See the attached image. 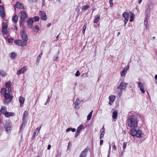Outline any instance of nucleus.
<instances>
[{
    "label": "nucleus",
    "mask_w": 157,
    "mask_h": 157,
    "mask_svg": "<svg viewBox=\"0 0 157 157\" xmlns=\"http://www.w3.org/2000/svg\"><path fill=\"white\" fill-rule=\"evenodd\" d=\"M138 121L136 117L131 115L128 118L127 124L128 126L130 128H135L137 126Z\"/></svg>",
    "instance_id": "f257e3e1"
},
{
    "label": "nucleus",
    "mask_w": 157,
    "mask_h": 157,
    "mask_svg": "<svg viewBox=\"0 0 157 157\" xmlns=\"http://www.w3.org/2000/svg\"><path fill=\"white\" fill-rule=\"evenodd\" d=\"M132 136H136L137 137L141 138L143 135L142 132L139 129L137 130L135 128L132 129L130 131Z\"/></svg>",
    "instance_id": "f03ea898"
},
{
    "label": "nucleus",
    "mask_w": 157,
    "mask_h": 157,
    "mask_svg": "<svg viewBox=\"0 0 157 157\" xmlns=\"http://www.w3.org/2000/svg\"><path fill=\"white\" fill-rule=\"evenodd\" d=\"M127 84L125 82H122L117 87V88L119 90L118 95L120 97L122 94V90L126 89Z\"/></svg>",
    "instance_id": "7ed1b4c3"
},
{
    "label": "nucleus",
    "mask_w": 157,
    "mask_h": 157,
    "mask_svg": "<svg viewBox=\"0 0 157 157\" xmlns=\"http://www.w3.org/2000/svg\"><path fill=\"white\" fill-rule=\"evenodd\" d=\"M7 27L8 25L6 23L3 22L2 23V32L5 39L8 38Z\"/></svg>",
    "instance_id": "20e7f679"
},
{
    "label": "nucleus",
    "mask_w": 157,
    "mask_h": 157,
    "mask_svg": "<svg viewBox=\"0 0 157 157\" xmlns=\"http://www.w3.org/2000/svg\"><path fill=\"white\" fill-rule=\"evenodd\" d=\"M5 131L7 133L10 132L12 128V125L9 121H7L4 125Z\"/></svg>",
    "instance_id": "39448f33"
},
{
    "label": "nucleus",
    "mask_w": 157,
    "mask_h": 157,
    "mask_svg": "<svg viewBox=\"0 0 157 157\" xmlns=\"http://www.w3.org/2000/svg\"><path fill=\"white\" fill-rule=\"evenodd\" d=\"M14 43L15 44L19 46H24L26 45V42L20 40H15L14 41Z\"/></svg>",
    "instance_id": "423d86ee"
},
{
    "label": "nucleus",
    "mask_w": 157,
    "mask_h": 157,
    "mask_svg": "<svg viewBox=\"0 0 157 157\" xmlns=\"http://www.w3.org/2000/svg\"><path fill=\"white\" fill-rule=\"evenodd\" d=\"M18 16L21 20H25L27 17L26 13L23 11L19 12L18 13Z\"/></svg>",
    "instance_id": "0eeeda50"
},
{
    "label": "nucleus",
    "mask_w": 157,
    "mask_h": 157,
    "mask_svg": "<svg viewBox=\"0 0 157 157\" xmlns=\"http://www.w3.org/2000/svg\"><path fill=\"white\" fill-rule=\"evenodd\" d=\"M21 37L22 39L23 40V41H25L26 42V41L28 40V38L27 36L24 31L23 30L21 32Z\"/></svg>",
    "instance_id": "6e6552de"
},
{
    "label": "nucleus",
    "mask_w": 157,
    "mask_h": 157,
    "mask_svg": "<svg viewBox=\"0 0 157 157\" xmlns=\"http://www.w3.org/2000/svg\"><path fill=\"white\" fill-rule=\"evenodd\" d=\"M39 15L42 20L45 21L47 19V16L45 12L43 11H39Z\"/></svg>",
    "instance_id": "1a4fd4ad"
},
{
    "label": "nucleus",
    "mask_w": 157,
    "mask_h": 157,
    "mask_svg": "<svg viewBox=\"0 0 157 157\" xmlns=\"http://www.w3.org/2000/svg\"><path fill=\"white\" fill-rule=\"evenodd\" d=\"M138 85L142 93L144 94L145 93V90H144V84L141 82H139L138 83Z\"/></svg>",
    "instance_id": "9d476101"
},
{
    "label": "nucleus",
    "mask_w": 157,
    "mask_h": 157,
    "mask_svg": "<svg viewBox=\"0 0 157 157\" xmlns=\"http://www.w3.org/2000/svg\"><path fill=\"white\" fill-rule=\"evenodd\" d=\"M0 15L2 18L4 17L5 16L4 8L1 5H0Z\"/></svg>",
    "instance_id": "9b49d317"
},
{
    "label": "nucleus",
    "mask_w": 157,
    "mask_h": 157,
    "mask_svg": "<svg viewBox=\"0 0 157 157\" xmlns=\"http://www.w3.org/2000/svg\"><path fill=\"white\" fill-rule=\"evenodd\" d=\"M83 127L82 124H80L78 128L77 131L75 133V137H77L80 133V130H81Z\"/></svg>",
    "instance_id": "f8f14e48"
},
{
    "label": "nucleus",
    "mask_w": 157,
    "mask_h": 157,
    "mask_svg": "<svg viewBox=\"0 0 157 157\" xmlns=\"http://www.w3.org/2000/svg\"><path fill=\"white\" fill-rule=\"evenodd\" d=\"M26 67L25 66L23 67L21 69L17 71V74L18 75H19L22 73H23L25 71H26Z\"/></svg>",
    "instance_id": "ddd939ff"
},
{
    "label": "nucleus",
    "mask_w": 157,
    "mask_h": 157,
    "mask_svg": "<svg viewBox=\"0 0 157 157\" xmlns=\"http://www.w3.org/2000/svg\"><path fill=\"white\" fill-rule=\"evenodd\" d=\"M33 20L32 18H29L27 21V23L28 27L30 28H31L33 26Z\"/></svg>",
    "instance_id": "4468645a"
},
{
    "label": "nucleus",
    "mask_w": 157,
    "mask_h": 157,
    "mask_svg": "<svg viewBox=\"0 0 157 157\" xmlns=\"http://www.w3.org/2000/svg\"><path fill=\"white\" fill-rule=\"evenodd\" d=\"M105 133V129L104 126H103L100 130V139H101L104 136Z\"/></svg>",
    "instance_id": "2eb2a0df"
},
{
    "label": "nucleus",
    "mask_w": 157,
    "mask_h": 157,
    "mask_svg": "<svg viewBox=\"0 0 157 157\" xmlns=\"http://www.w3.org/2000/svg\"><path fill=\"white\" fill-rule=\"evenodd\" d=\"M28 116V113L26 111H25L23 117L22 121L27 122V116Z\"/></svg>",
    "instance_id": "dca6fc26"
},
{
    "label": "nucleus",
    "mask_w": 157,
    "mask_h": 157,
    "mask_svg": "<svg viewBox=\"0 0 157 157\" xmlns=\"http://www.w3.org/2000/svg\"><path fill=\"white\" fill-rule=\"evenodd\" d=\"M129 68V67H125L124 69L122 70V71L121 72V76L123 77L126 74L127 72V71Z\"/></svg>",
    "instance_id": "f3484780"
},
{
    "label": "nucleus",
    "mask_w": 157,
    "mask_h": 157,
    "mask_svg": "<svg viewBox=\"0 0 157 157\" xmlns=\"http://www.w3.org/2000/svg\"><path fill=\"white\" fill-rule=\"evenodd\" d=\"M109 104L110 105H111L113 103V101L115 100V97L113 95H110L109 97Z\"/></svg>",
    "instance_id": "a211bd4d"
},
{
    "label": "nucleus",
    "mask_w": 157,
    "mask_h": 157,
    "mask_svg": "<svg viewBox=\"0 0 157 157\" xmlns=\"http://www.w3.org/2000/svg\"><path fill=\"white\" fill-rule=\"evenodd\" d=\"M153 6L154 4L151 1L148 2L146 6V8L149 10H150L153 7Z\"/></svg>",
    "instance_id": "6ab92c4d"
},
{
    "label": "nucleus",
    "mask_w": 157,
    "mask_h": 157,
    "mask_svg": "<svg viewBox=\"0 0 157 157\" xmlns=\"http://www.w3.org/2000/svg\"><path fill=\"white\" fill-rule=\"evenodd\" d=\"M15 7L19 9H22L23 8V6L21 3L17 2L15 5Z\"/></svg>",
    "instance_id": "aec40b11"
},
{
    "label": "nucleus",
    "mask_w": 157,
    "mask_h": 157,
    "mask_svg": "<svg viewBox=\"0 0 157 157\" xmlns=\"http://www.w3.org/2000/svg\"><path fill=\"white\" fill-rule=\"evenodd\" d=\"M87 148H85L84 150L81 153L79 157H85L87 152Z\"/></svg>",
    "instance_id": "412c9836"
},
{
    "label": "nucleus",
    "mask_w": 157,
    "mask_h": 157,
    "mask_svg": "<svg viewBox=\"0 0 157 157\" xmlns=\"http://www.w3.org/2000/svg\"><path fill=\"white\" fill-rule=\"evenodd\" d=\"M80 104V100L78 98L74 103V105H75L74 107L75 108V109L78 108V106Z\"/></svg>",
    "instance_id": "4be33fe9"
},
{
    "label": "nucleus",
    "mask_w": 157,
    "mask_h": 157,
    "mask_svg": "<svg viewBox=\"0 0 157 157\" xmlns=\"http://www.w3.org/2000/svg\"><path fill=\"white\" fill-rule=\"evenodd\" d=\"M1 113H2L3 114L5 115L6 114L7 112V109L6 107L4 106H2V108L0 110Z\"/></svg>",
    "instance_id": "5701e85b"
},
{
    "label": "nucleus",
    "mask_w": 157,
    "mask_h": 157,
    "mask_svg": "<svg viewBox=\"0 0 157 157\" xmlns=\"http://www.w3.org/2000/svg\"><path fill=\"white\" fill-rule=\"evenodd\" d=\"M4 97L6 99H9L10 98V100L11 101L13 99V97L10 96V94L9 93H7L5 94L4 95Z\"/></svg>",
    "instance_id": "b1692460"
},
{
    "label": "nucleus",
    "mask_w": 157,
    "mask_h": 157,
    "mask_svg": "<svg viewBox=\"0 0 157 157\" xmlns=\"http://www.w3.org/2000/svg\"><path fill=\"white\" fill-rule=\"evenodd\" d=\"M5 115L6 117H8L10 116H14L15 114L14 113L7 112L6 113V114H5Z\"/></svg>",
    "instance_id": "393cba45"
},
{
    "label": "nucleus",
    "mask_w": 157,
    "mask_h": 157,
    "mask_svg": "<svg viewBox=\"0 0 157 157\" xmlns=\"http://www.w3.org/2000/svg\"><path fill=\"white\" fill-rule=\"evenodd\" d=\"M100 18V16L99 15H96L95 17V18L94 20V22L95 23H97L99 21Z\"/></svg>",
    "instance_id": "a878e982"
},
{
    "label": "nucleus",
    "mask_w": 157,
    "mask_h": 157,
    "mask_svg": "<svg viewBox=\"0 0 157 157\" xmlns=\"http://www.w3.org/2000/svg\"><path fill=\"white\" fill-rule=\"evenodd\" d=\"M130 22H132L134 21L135 18V15L133 13H130Z\"/></svg>",
    "instance_id": "bb28decb"
},
{
    "label": "nucleus",
    "mask_w": 157,
    "mask_h": 157,
    "mask_svg": "<svg viewBox=\"0 0 157 157\" xmlns=\"http://www.w3.org/2000/svg\"><path fill=\"white\" fill-rule=\"evenodd\" d=\"M122 16L126 19L129 20L128 14L127 12H124L122 14Z\"/></svg>",
    "instance_id": "cd10ccee"
},
{
    "label": "nucleus",
    "mask_w": 157,
    "mask_h": 157,
    "mask_svg": "<svg viewBox=\"0 0 157 157\" xmlns=\"http://www.w3.org/2000/svg\"><path fill=\"white\" fill-rule=\"evenodd\" d=\"M41 127H38L36 128L34 132V134L37 135L40 132V130L41 129Z\"/></svg>",
    "instance_id": "c85d7f7f"
},
{
    "label": "nucleus",
    "mask_w": 157,
    "mask_h": 157,
    "mask_svg": "<svg viewBox=\"0 0 157 157\" xmlns=\"http://www.w3.org/2000/svg\"><path fill=\"white\" fill-rule=\"evenodd\" d=\"M17 55L16 53L14 52H12L10 54V57L12 59H14L17 56Z\"/></svg>",
    "instance_id": "c756f323"
},
{
    "label": "nucleus",
    "mask_w": 157,
    "mask_h": 157,
    "mask_svg": "<svg viewBox=\"0 0 157 157\" xmlns=\"http://www.w3.org/2000/svg\"><path fill=\"white\" fill-rule=\"evenodd\" d=\"M25 99L22 97H20L19 99V102L20 103L21 106V104H23L24 102Z\"/></svg>",
    "instance_id": "7c9ffc66"
},
{
    "label": "nucleus",
    "mask_w": 157,
    "mask_h": 157,
    "mask_svg": "<svg viewBox=\"0 0 157 157\" xmlns=\"http://www.w3.org/2000/svg\"><path fill=\"white\" fill-rule=\"evenodd\" d=\"M18 17L17 15H15L12 19V21L14 23H16L17 21H18Z\"/></svg>",
    "instance_id": "2f4dec72"
},
{
    "label": "nucleus",
    "mask_w": 157,
    "mask_h": 157,
    "mask_svg": "<svg viewBox=\"0 0 157 157\" xmlns=\"http://www.w3.org/2000/svg\"><path fill=\"white\" fill-rule=\"evenodd\" d=\"M39 29L40 28L38 25H36L33 28V30L35 32H38L39 30Z\"/></svg>",
    "instance_id": "473e14b6"
},
{
    "label": "nucleus",
    "mask_w": 157,
    "mask_h": 157,
    "mask_svg": "<svg viewBox=\"0 0 157 157\" xmlns=\"http://www.w3.org/2000/svg\"><path fill=\"white\" fill-rule=\"evenodd\" d=\"M93 110H92L89 114L87 116V121H89L91 118L92 117Z\"/></svg>",
    "instance_id": "72a5a7b5"
},
{
    "label": "nucleus",
    "mask_w": 157,
    "mask_h": 157,
    "mask_svg": "<svg viewBox=\"0 0 157 157\" xmlns=\"http://www.w3.org/2000/svg\"><path fill=\"white\" fill-rule=\"evenodd\" d=\"M6 91L7 90L6 88H2V89H1V93L2 95H4L6 93Z\"/></svg>",
    "instance_id": "f704fd0d"
},
{
    "label": "nucleus",
    "mask_w": 157,
    "mask_h": 157,
    "mask_svg": "<svg viewBox=\"0 0 157 157\" xmlns=\"http://www.w3.org/2000/svg\"><path fill=\"white\" fill-rule=\"evenodd\" d=\"M71 131L73 132H74L75 131L76 129L75 128H67L66 130L67 132H69Z\"/></svg>",
    "instance_id": "c9c22d12"
},
{
    "label": "nucleus",
    "mask_w": 157,
    "mask_h": 157,
    "mask_svg": "<svg viewBox=\"0 0 157 157\" xmlns=\"http://www.w3.org/2000/svg\"><path fill=\"white\" fill-rule=\"evenodd\" d=\"M117 111H114L113 112L112 117L113 119H115L117 118Z\"/></svg>",
    "instance_id": "e433bc0d"
},
{
    "label": "nucleus",
    "mask_w": 157,
    "mask_h": 157,
    "mask_svg": "<svg viewBox=\"0 0 157 157\" xmlns=\"http://www.w3.org/2000/svg\"><path fill=\"white\" fill-rule=\"evenodd\" d=\"M27 122L22 121V123L20 127V130H21L23 128H24Z\"/></svg>",
    "instance_id": "4c0bfd02"
},
{
    "label": "nucleus",
    "mask_w": 157,
    "mask_h": 157,
    "mask_svg": "<svg viewBox=\"0 0 157 157\" xmlns=\"http://www.w3.org/2000/svg\"><path fill=\"white\" fill-rule=\"evenodd\" d=\"M89 8V6L88 5H85L82 7V10L83 11H85L88 9Z\"/></svg>",
    "instance_id": "58836bf2"
},
{
    "label": "nucleus",
    "mask_w": 157,
    "mask_h": 157,
    "mask_svg": "<svg viewBox=\"0 0 157 157\" xmlns=\"http://www.w3.org/2000/svg\"><path fill=\"white\" fill-rule=\"evenodd\" d=\"M11 86V82H6L5 84V86L7 88H9Z\"/></svg>",
    "instance_id": "ea45409f"
},
{
    "label": "nucleus",
    "mask_w": 157,
    "mask_h": 157,
    "mask_svg": "<svg viewBox=\"0 0 157 157\" xmlns=\"http://www.w3.org/2000/svg\"><path fill=\"white\" fill-rule=\"evenodd\" d=\"M42 55V53H40L39 55L37 57V63H39V61H40Z\"/></svg>",
    "instance_id": "a19ab883"
},
{
    "label": "nucleus",
    "mask_w": 157,
    "mask_h": 157,
    "mask_svg": "<svg viewBox=\"0 0 157 157\" xmlns=\"http://www.w3.org/2000/svg\"><path fill=\"white\" fill-rule=\"evenodd\" d=\"M0 75L1 76H2L3 77L4 76H5L6 75V73H5V72L4 71H0Z\"/></svg>",
    "instance_id": "79ce46f5"
},
{
    "label": "nucleus",
    "mask_w": 157,
    "mask_h": 157,
    "mask_svg": "<svg viewBox=\"0 0 157 157\" xmlns=\"http://www.w3.org/2000/svg\"><path fill=\"white\" fill-rule=\"evenodd\" d=\"M86 25L85 24L83 27L82 32L83 33H85V30L86 29Z\"/></svg>",
    "instance_id": "37998d69"
},
{
    "label": "nucleus",
    "mask_w": 157,
    "mask_h": 157,
    "mask_svg": "<svg viewBox=\"0 0 157 157\" xmlns=\"http://www.w3.org/2000/svg\"><path fill=\"white\" fill-rule=\"evenodd\" d=\"M8 39L7 41L9 43L12 42H13V39L12 38H6V39Z\"/></svg>",
    "instance_id": "c03bdc74"
},
{
    "label": "nucleus",
    "mask_w": 157,
    "mask_h": 157,
    "mask_svg": "<svg viewBox=\"0 0 157 157\" xmlns=\"http://www.w3.org/2000/svg\"><path fill=\"white\" fill-rule=\"evenodd\" d=\"M59 54V52H58V54L53 57V60L54 61H56L58 58V55Z\"/></svg>",
    "instance_id": "a18cd8bd"
},
{
    "label": "nucleus",
    "mask_w": 157,
    "mask_h": 157,
    "mask_svg": "<svg viewBox=\"0 0 157 157\" xmlns=\"http://www.w3.org/2000/svg\"><path fill=\"white\" fill-rule=\"evenodd\" d=\"M144 25H145V26L146 28H147V27L148 22H147V20L146 19L144 21Z\"/></svg>",
    "instance_id": "49530a36"
},
{
    "label": "nucleus",
    "mask_w": 157,
    "mask_h": 157,
    "mask_svg": "<svg viewBox=\"0 0 157 157\" xmlns=\"http://www.w3.org/2000/svg\"><path fill=\"white\" fill-rule=\"evenodd\" d=\"M109 151H108V157H109V156L110 154L111 145H110V143H109Z\"/></svg>",
    "instance_id": "de8ad7c7"
},
{
    "label": "nucleus",
    "mask_w": 157,
    "mask_h": 157,
    "mask_svg": "<svg viewBox=\"0 0 157 157\" xmlns=\"http://www.w3.org/2000/svg\"><path fill=\"white\" fill-rule=\"evenodd\" d=\"M112 145H113V149L115 150L116 151L117 150V147L115 145L114 143V142H113L112 143Z\"/></svg>",
    "instance_id": "09e8293b"
},
{
    "label": "nucleus",
    "mask_w": 157,
    "mask_h": 157,
    "mask_svg": "<svg viewBox=\"0 0 157 157\" xmlns=\"http://www.w3.org/2000/svg\"><path fill=\"white\" fill-rule=\"evenodd\" d=\"M33 19L35 21H38L39 20V17L38 16H36L33 17Z\"/></svg>",
    "instance_id": "8fccbe9b"
},
{
    "label": "nucleus",
    "mask_w": 157,
    "mask_h": 157,
    "mask_svg": "<svg viewBox=\"0 0 157 157\" xmlns=\"http://www.w3.org/2000/svg\"><path fill=\"white\" fill-rule=\"evenodd\" d=\"M127 144V142H124V143L123 144V149H124L126 147Z\"/></svg>",
    "instance_id": "3c124183"
},
{
    "label": "nucleus",
    "mask_w": 157,
    "mask_h": 157,
    "mask_svg": "<svg viewBox=\"0 0 157 157\" xmlns=\"http://www.w3.org/2000/svg\"><path fill=\"white\" fill-rule=\"evenodd\" d=\"M25 20H20V25L21 26L22 25L24 24V22Z\"/></svg>",
    "instance_id": "603ef678"
},
{
    "label": "nucleus",
    "mask_w": 157,
    "mask_h": 157,
    "mask_svg": "<svg viewBox=\"0 0 157 157\" xmlns=\"http://www.w3.org/2000/svg\"><path fill=\"white\" fill-rule=\"evenodd\" d=\"M80 75V72L78 70L76 72V73L75 74V76L76 77H78Z\"/></svg>",
    "instance_id": "864d4df0"
},
{
    "label": "nucleus",
    "mask_w": 157,
    "mask_h": 157,
    "mask_svg": "<svg viewBox=\"0 0 157 157\" xmlns=\"http://www.w3.org/2000/svg\"><path fill=\"white\" fill-rule=\"evenodd\" d=\"M113 0H109V2L110 5V6L112 7L113 5Z\"/></svg>",
    "instance_id": "5fc2aeb1"
},
{
    "label": "nucleus",
    "mask_w": 157,
    "mask_h": 157,
    "mask_svg": "<svg viewBox=\"0 0 157 157\" xmlns=\"http://www.w3.org/2000/svg\"><path fill=\"white\" fill-rule=\"evenodd\" d=\"M37 1V0H29V2L31 3H32L34 2H36Z\"/></svg>",
    "instance_id": "6e6d98bb"
},
{
    "label": "nucleus",
    "mask_w": 157,
    "mask_h": 157,
    "mask_svg": "<svg viewBox=\"0 0 157 157\" xmlns=\"http://www.w3.org/2000/svg\"><path fill=\"white\" fill-rule=\"evenodd\" d=\"M8 88V92L9 93L12 90V89L10 87H9V88Z\"/></svg>",
    "instance_id": "4d7b16f0"
},
{
    "label": "nucleus",
    "mask_w": 157,
    "mask_h": 157,
    "mask_svg": "<svg viewBox=\"0 0 157 157\" xmlns=\"http://www.w3.org/2000/svg\"><path fill=\"white\" fill-rule=\"evenodd\" d=\"M128 20V19H124V25H126V23L127 22Z\"/></svg>",
    "instance_id": "13d9d810"
},
{
    "label": "nucleus",
    "mask_w": 157,
    "mask_h": 157,
    "mask_svg": "<svg viewBox=\"0 0 157 157\" xmlns=\"http://www.w3.org/2000/svg\"><path fill=\"white\" fill-rule=\"evenodd\" d=\"M103 140H101L100 142V145H102L103 144Z\"/></svg>",
    "instance_id": "bf43d9fd"
},
{
    "label": "nucleus",
    "mask_w": 157,
    "mask_h": 157,
    "mask_svg": "<svg viewBox=\"0 0 157 157\" xmlns=\"http://www.w3.org/2000/svg\"><path fill=\"white\" fill-rule=\"evenodd\" d=\"M51 145L50 144L48 145V147H47V149L48 150H50L51 148Z\"/></svg>",
    "instance_id": "052dcab7"
},
{
    "label": "nucleus",
    "mask_w": 157,
    "mask_h": 157,
    "mask_svg": "<svg viewBox=\"0 0 157 157\" xmlns=\"http://www.w3.org/2000/svg\"><path fill=\"white\" fill-rule=\"evenodd\" d=\"M37 135H36L35 134H34L32 136V138L33 139L34 137H35Z\"/></svg>",
    "instance_id": "680f3d73"
},
{
    "label": "nucleus",
    "mask_w": 157,
    "mask_h": 157,
    "mask_svg": "<svg viewBox=\"0 0 157 157\" xmlns=\"http://www.w3.org/2000/svg\"><path fill=\"white\" fill-rule=\"evenodd\" d=\"M49 101H50V99H49V96H48V98L47 100L46 101H47V102H48Z\"/></svg>",
    "instance_id": "e2e57ef3"
},
{
    "label": "nucleus",
    "mask_w": 157,
    "mask_h": 157,
    "mask_svg": "<svg viewBox=\"0 0 157 157\" xmlns=\"http://www.w3.org/2000/svg\"><path fill=\"white\" fill-rule=\"evenodd\" d=\"M142 1V0H139V1L138 2V3L139 4H140L141 2Z\"/></svg>",
    "instance_id": "0e129e2a"
},
{
    "label": "nucleus",
    "mask_w": 157,
    "mask_h": 157,
    "mask_svg": "<svg viewBox=\"0 0 157 157\" xmlns=\"http://www.w3.org/2000/svg\"><path fill=\"white\" fill-rule=\"evenodd\" d=\"M154 78L155 79L157 80V75H155Z\"/></svg>",
    "instance_id": "69168bd1"
},
{
    "label": "nucleus",
    "mask_w": 157,
    "mask_h": 157,
    "mask_svg": "<svg viewBox=\"0 0 157 157\" xmlns=\"http://www.w3.org/2000/svg\"><path fill=\"white\" fill-rule=\"evenodd\" d=\"M51 25V23H49V24H48L47 26H48V27H49V26H50Z\"/></svg>",
    "instance_id": "338daca9"
},
{
    "label": "nucleus",
    "mask_w": 157,
    "mask_h": 157,
    "mask_svg": "<svg viewBox=\"0 0 157 157\" xmlns=\"http://www.w3.org/2000/svg\"><path fill=\"white\" fill-rule=\"evenodd\" d=\"M86 75V73H83L82 74V76H85V75Z\"/></svg>",
    "instance_id": "774afa93"
}]
</instances>
